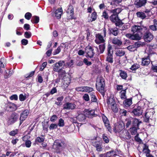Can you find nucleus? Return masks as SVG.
Returning <instances> with one entry per match:
<instances>
[{
  "label": "nucleus",
  "instance_id": "nucleus-1",
  "mask_svg": "<svg viewBox=\"0 0 157 157\" xmlns=\"http://www.w3.org/2000/svg\"><path fill=\"white\" fill-rule=\"evenodd\" d=\"M105 84V80L103 77L99 76L97 78L96 87L98 90L102 94H103L104 91Z\"/></svg>",
  "mask_w": 157,
  "mask_h": 157
},
{
  "label": "nucleus",
  "instance_id": "nucleus-2",
  "mask_svg": "<svg viewBox=\"0 0 157 157\" xmlns=\"http://www.w3.org/2000/svg\"><path fill=\"white\" fill-rule=\"evenodd\" d=\"M108 11L110 13H112L110 17V19L111 21L115 22L119 20L118 15L121 11V9L118 8L113 10H109Z\"/></svg>",
  "mask_w": 157,
  "mask_h": 157
},
{
  "label": "nucleus",
  "instance_id": "nucleus-3",
  "mask_svg": "<svg viewBox=\"0 0 157 157\" xmlns=\"http://www.w3.org/2000/svg\"><path fill=\"white\" fill-rule=\"evenodd\" d=\"M66 146V144L63 141L56 140L54 142L53 148L56 150L57 153H59Z\"/></svg>",
  "mask_w": 157,
  "mask_h": 157
},
{
  "label": "nucleus",
  "instance_id": "nucleus-4",
  "mask_svg": "<svg viewBox=\"0 0 157 157\" xmlns=\"http://www.w3.org/2000/svg\"><path fill=\"white\" fill-rule=\"evenodd\" d=\"M107 104L109 107L115 113H117L118 111V108L114 98L113 97H110L108 99Z\"/></svg>",
  "mask_w": 157,
  "mask_h": 157
},
{
  "label": "nucleus",
  "instance_id": "nucleus-5",
  "mask_svg": "<svg viewBox=\"0 0 157 157\" xmlns=\"http://www.w3.org/2000/svg\"><path fill=\"white\" fill-rule=\"evenodd\" d=\"M124 128V125L122 121H119L118 122L114 125V131L116 133H118L122 131Z\"/></svg>",
  "mask_w": 157,
  "mask_h": 157
},
{
  "label": "nucleus",
  "instance_id": "nucleus-6",
  "mask_svg": "<svg viewBox=\"0 0 157 157\" xmlns=\"http://www.w3.org/2000/svg\"><path fill=\"white\" fill-rule=\"evenodd\" d=\"M63 106V109L68 110L75 109L76 105L74 103L68 102L65 103Z\"/></svg>",
  "mask_w": 157,
  "mask_h": 157
},
{
  "label": "nucleus",
  "instance_id": "nucleus-7",
  "mask_svg": "<svg viewBox=\"0 0 157 157\" xmlns=\"http://www.w3.org/2000/svg\"><path fill=\"white\" fill-rule=\"evenodd\" d=\"M19 117V115L17 113H14L11 116L8 120L9 124H11L16 122Z\"/></svg>",
  "mask_w": 157,
  "mask_h": 157
},
{
  "label": "nucleus",
  "instance_id": "nucleus-8",
  "mask_svg": "<svg viewBox=\"0 0 157 157\" xmlns=\"http://www.w3.org/2000/svg\"><path fill=\"white\" fill-rule=\"evenodd\" d=\"M126 36L129 39L133 40H139L141 39L142 36L138 33L132 34L130 33H127L125 34Z\"/></svg>",
  "mask_w": 157,
  "mask_h": 157
},
{
  "label": "nucleus",
  "instance_id": "nucleus-9",
  "mask_svg": "<svg viewBox=\"0 0 157 157\" xmlns=\"http://www.w3.org/2000/svg\"><path fill=\"white\" fill-rule=\"evenodd\" d=\"M74 8L72 6L70 5L67 10V17L69 19H72L74 18Z\"/></svg>",
  "mask_w": 157,
  "mask_h": 157
},
{
  "label": "nucleus",
  "instance_id": "nucleus-10",
  "mask_svg": "<svg viewBox=\"0 0 157 157\" xmlns=\"http://www.w3.org/2000/svg\"><path fill=\"white\" fill-rule=\"evenodd\" d=\"M29 113V112L28 110L26 109L22 112L21 114L20 118V124L21 125L23 122L26 119L27 116Z\"/></svg>",
  "mask_w": 157,
  "mask_h": 157
},
{
  "label": "nucleus",
  "instance_id": "nucleus-11",
  "mask_svg": "<svg viewBox=\"0 0 157 157\" xmlns=\"http://www.w3.org/2000/svg\"><path fill=\"white\" fill-rule=\"evenodd\" d=\"M111 47H109L108 48V55L106 57V61L109 63H112L113 62V51L111 52Z\"/></svg>",
  "mask_w": 157,
  "mask_h": 157
},
{
  "label": "nucleus",
  "instance_id": "nucleus-12",
  "mask_svg": "<svg viewBox=\"0 0 157 157\" xmlns=\"http://www.w3.org/2000/svg\"><path fill=\"white\" fill-rule=\"evenodd\" d=\"M105 41V39L100 34L98 33L96 35L95 42L97 44H99L100 43H104Z\"/></svg>",
  "mask_w": 157,
  "mask_h": 157
},
{
  "label": "nucleus",
  "instance_id": "nucleus-13",
  "mask_svg": "<svg viewBox=\"0 0 157 157\" xmlns=\"http://www.w3.org/2000/svg\"><path fill=\"white\" fill-rule=\"evenodd\" d=\"M144 38L146 41L150 42L153 39V36L151 33L147 32L144 34Z\"/></svg>",
  "mask_w": 157,
  "mask_h": 157
},
{
  "label": "nucleus",
  "instance_id": "nucleus-14",
  "mask_svg": "<svg viewBox=\"0 0 157 157\" xmlns=\"http://www.w3.org/2000/svg\"><path fill=\"white\" fill-rule=\"evenodd\" d=\"M6 107V109L10 111L15 110L17 108L16 105L12 103H8L7 104Z\"/></svg>",
  "mask_w": 157,
  "mask_h": 157
},
{
  "label": "nucleus",
  "instance_id": "nucleus-15",
  "mask_svg": "<svg viewBox=\"0 0 157 157\" xmlns=\"http://www.w3.org/2000/svg\"><path fill=\"white\" fill-rule=\"evenodd\" d=\"M146 3V0H135L134 5L137 8L144 6Z\"/></svg>",
  "mask_w": 157,
  "mask_h": 157
},
{
  "label": "nucleus",
  "instance_id": "nucleus-16",
  "mask_svg": "<svg viewBox=\"0 0 157 157\" xmlns=\"http://www.w3.org/2000/svg\"><path fill=\"white\" fill-rule=\"evenodd\" d=\"M86 117L89 118H91L94 114V110H89L85 109L84 111Z\"/></svg>",
  "mask_w": 157,
  "mask_h": 157
},
{
  "label": "nucleus",
  "instance_id": "nucleus-17",
  "mask_svg": "<svg viewBox=\"0 0 157 157\" xmlns=\"http://www.w3.org/2000/svg\"><path fill=\"white\" fill-rule=\"evenodd\" d=\"M142 111L141 107L138 106L137 108L134 109L132 111V113L135 116H139L142 114Z\"/></svg>",
  "mask_w": 157,
  "mask_h": 157
},
{
  "label": "nucleus",
  "instance_id": "nucleus-18",
  "mask_svg": "<svg viewBox=\"0 0 157 157\" xmlns=\"http://www.w3.org/2000/svg\"><path fill=\"white\" fill-rule=\"evenodd\" d=\"M93 50L94 49L91 47L86 48V52L89 57L91 58L93 57L94 55Z\"/></svg>",
  "mask_w": 157,
  "mask_h": 157
},
{
  "label": "nucleus",
  "instance_id": "nucleus-19",
  "mask_svg": "<svg viewBox=\"0 0 157 157\" xmlns=\"http://www.w3.org/2000/svg\"><path fill=\"white\" fill-rule=\"evenodd\" d=\"M142 29L141 26L136 25H135L132 26V27L131 31L133 33L135 32L140 33Z\"/></svg>",
  "mask_w": 157,
  "mask_h": 157
},
{
  "label": "nucleus",
  "instance_id": "nucleus-20",
  "mask_svg": "<svg viewBox=\"0 0 157 157\" xmlns=\"http://www.w3.org/2000/svg\"><path fill=\"white\" fill-rule=\"evenodd\" d=\"M150 60L149 56L144 58L142 59V65L143 66H147L149 63Z\"/></svg>",
  "mask_w": 157,
  "mask_h": 157
},
{
  "label": "nucleus",
  "instance_id": "nucleus-21",
  "mask_svg": "<svg viewBox=\"0 0 157 157\" xmlns=\"http://www.w3.org/2000/svg\"><path fill=\"white\" fill-rule=\"evenodd\" d=\"M62 12L63 10L61 8H59L56 10L55 12V14L57 19H58L60 18Z\"/></svg>",
  "mask_w": 157,
  "mask_h": 157
},
{
  "label": "nucleus",
  "instance_id": "nucleus-22",
  "mask_svg": "<svg viewBox=\"0 0 157 157\" xmlns=\"http://www.w3.org/2000/svg\"><path fill=\"white\" fill-rule=\"evenodd\" d=\"M132 124L134 127H138L140 124L141 123V121H140L137 118H132Z\"/></svg>",
  "mask_w": 157,
  "mask_h": 157
},
{
  "label": "nucleus",
  "instance_id": "nucleus-23",
  "mask_svg": "<svg viewBox=\"0 0 157 157\" xmlns=\"http://www.w3.org/2000/svg\"><path fill=\"white\" fill-rule=\"evenodd\" d=\"M112 43L117 46H120L122 44V41L117 38L115 37L112 40Z\"/></svg>",
  "mask_w": 157,
  "mask_h": 157
},
{
  "label": "nucleus",
  "instance_id": "nucleus-24",
  "mask_svg": "<svg viewBox=\"0 0 157 157\" xmlns=\"http://www.w3.org/2000/svg\"><path fill=\"white\" fill-rule=\"evenodd\" d=\"M154 25L150 26V29L153 31L157 30V21L156 19H154L153 21Z\"/></svg>",
  "mask_w": 157,
  "mask_h": 157
},
{
  "label": "nucleus",
  "instance_id": "nucleus-25",
  "mask_svg": "<svg viewBox=\"0 0 157 157\" xmlns=\"http://www.w3.org/2000/svg\"><path fill=\"white\" fill-rule=\"evenodd\" d=\"M86 116L85 114L82 113L80 114L77 117V119L79 121H84L86 118Z\"/></svg>",
  "mask_w": 157,
  "mask_h": 157
},
{
  "label": "nucleus",
  "instance_id": "nucleus-26",
  "mask_svg": "<svg viewBox=\"0 0 157 157\" xmlns=\"http://www.w3.org/2000/svg\"><path fill=\"white\" fill-rule=\"evenodd\" d=\"M125 52L124 50L120 49L117 50L116 53V55L119 56H122L124 55Z\"/></svg>",
  "mask_w": 157,
  "mask_h": 157
},
{
  "label": "nucleus",
  "instance_id": "nucleus-27",
  "mask_svg": "<svg viewBox=\"0 0 157 157\" xmlns=\"http://www.w3.org/2000/svg\"><path fill=\"white\" fill-rule=\"evenodd\" d=\"M143 151L146 154L149 153L150 151L149 149L148 146L146 144H144L143 146Z\"/></svg>",
  "mask_w": 157,
  "mask_h": 157
},
{
  "label": "nucleus",
  "instance_id": "nucleus-28",
  "mask_svg": "<svg viewBox=\"0 0 157 157\" xmlns=\"http://www.w3.org/2000/svg\"><path fill=\"white\" fill-rule=\"evenodd\" d=\"M91 142L92 145L95 147L101 144L99 141H98L96 139L92 140Z\"/></svg>",
  "mask_w": 157,
  "mask_h": 157
},
{
  "label": "nucleus",
  "instance_id": "nucleus-29",
  "mask_svg": "<svg viewBox=\"0 0 157 157\" xmlns=\"http://www.w3.org/2000/svg\"><path fill=\"white\" fill-rule=\"evenodd\" d=\"M124 104L126 107H128L132 104V100L131 99H127L124 101Z\"/></svg>",
  "mask_w": 157,
  "mask_h": 157
},
{
  "label": "nucleus",
  "instance_id": "nucleus-30",
  "mask_svg": "<svg viewBox=\"0 0 157 157\" xmlns=\"http://www.w3.org/2000/svg\"><path fill=\"white\" fill-rule=\"evenodd\" d=\"M97 17V14L95 12L92 13L91 14V19H90L89 21V22H92L93 21H95Z\"/></svg>",
  "mask_w": 157,
  "mask_h": 157
},
{
  "label": "nucleus",
  "instance_id": "nucleus-31",
  "mask_svg": "<svg viewBox=\"0 0 157 157\" xmlns=\"http://www.w3.org/2000/svg\"><path fill=\"white\" fill-rule=\"evenodd\" d=\"M109 30L110 33L115 36H116L118 34V29L117 28L110 29Z\"/></svg>",
  "mask_w": 157,
  "mask_h": 157
},
{
  "label": "nucleus",
  "instance_id": "nucleus-32",
  "mask_svg": "<svg viewBox=\"0 0 157 157\" xmlns=\"http://www.w3.org/2000/svg\"><path fill=\"white\" fill-rule=\"evenodd\" d=\"M136 14L138 17H140L142 19H144L146 17L144 13L143 12H137Z\"/></svg>",
  "mask_w": 157,
  "mask_h": 157
},
{
  "label": "nucleus",
  "instance_id": "nucleus-33",
  "mask_svg": "<svg viewBox=\"0 0 157 157\" xmlns=\"http://www.w3.org/2000/svg\"><path fill=\"white\" fill-rule=\"evenodd\" d=\"M39 21V18L38 17L35 16L33 17V19L31 20V21L33 23H37Z\"/></svg>",
  "mask_w": 157,
  "mask_h": 157
},
{
  "label": "nucleus",
  "instance_id": "nucleus-34",
  "mask_svg": "<svg viewBox=\"0 0 157 157\" xmlns=\"http://www.w3.org/2000/svg\"><path fill=\"white\" fill-rule=\"evenodd\" d=\"M120 71L121 72L120 73V76L122 79H125L127 76L126 73L125 72L121 70Z\"/></svg>",
  "mask_w": 157,
  "mask_h": 157
},
{
  "label": "nucleus",
  "instance_id": "nucleus-35",
  "mask_svg": "<svg viewBox=\"0 0 157 157\" xmlns=\"http://www.w3.org/2000/svg\"><path fill=\"white\" fill-rule=\"evenodd\" d=\"M120 97L122 99H124L126 98L125 90H122L121 91Z\"/></svg>",
  "mask_w": 157,
  "mask_h": 157
},
{
  "label": "nucleus",
  "instance_id": "nucleus-36",
  "mask_svg": "<svg viewBox=\"0 0 157 157\" xmlns=\"http://www.w3.org/2000/svg\"><path fill=\"white\" fill-rule=\"evenodd\" d=\"M140 65L138 64L135 63L132 65L130 69L132 71H136L140 67Z\"/></svg>",
  "mask_w": 157,
  "mask_h": 157
},
{
  "label": "nucleus",
  "instance_id": "nucleus-37",
  "mask_svg": "<svg viewBox=\"0 0 157 157\" xmlns=\"http://www.w3.org/2000/svg\"><path fill=\"white\" fill-rule=\"evenodd\" d=\"M99 49L100 51V53H102L103 52L105 48V44L103 43L102 44H100L99 46Z\"/></svg>",
  "mask_w": 157,
  "mask_h": 157
},
{
  "label": "nucleus",
  "instance_id": "nucleus-38",
  "mask_svg": "<svg viewBox=\"0 0 157 157\" xmlns=\"http://www.w3.org/2000/svg\"><path fill=\"white\" fill-rule=\"evenodd\" d=\"M4 59L2 58L0 59V72H2V68H4L5 67L4 65L3 64L4 62Z\"/></svg>",
  "mask_w": 157,
  "mask_h": 157
},
{
  "label": "nucleus",
  "instance_id": "nucleus-39",
  "mask_svg": "<svg viewBox=\"0 0 157 157\" xmlns=\"http://www.w3.org/2000/svg\"><path fill=\"white\" fill-rule=\"evenodd\" d=\"M127 48L128 49L131 51H134L136 49V48L134 44L132 45L128 46L127 47Z\"/></svg>",
  "mask_w": 157,
  "mask_h": 157
},
{
  "label": "nucleus",
  "instance_id": "nucleus-40",
  "mask_svg": "<svg viewBox=\"0 0 157 157\" xmlns=\"http://www.w3.org/2000/svg\"><path fill=\"white\" fill-rule=\"evenodd\" d=\"M104 122L105 124V127L107 128L108 131L110 132L111 129V127L109 126V121L108 120H107L106 121H105Z\"/></svg>",
  "mask_w": 157,
  "mask_h": 157
},
{
  "label": "nucleus",
  "instance_id": "nucleus-41",
  "mask_svg": "<svg viewBox=\"0 0 157 157\" xmlns=\"http://www.w3.org/2000/svg\"><path fill=\"white\" fill-rule=\"evenodd\" d=\"M60 67L59 66V65L56 63L55 64L54 66L53 67L54 71L56 72H59L60 70V69L59 68Z\"/></svg>",
  "mask_w": 157,
  "mask_h": 157
},
{
  "label": "nucleus",
  "instance_id": "nucleus-42",
  "mask_svg": "<svg viewBox=\"0 0 157 157\" xmlns=\"http://www.w3.org/2000/svg\"><path fill=\"white\" fill-rule=\"evenodd\" d=\"M85 92H92L93 90L92 88L88 86H84Z\"/></svg>",
  "mask_w": 157,
  "mask_h": 157
},
{
  "label": "nucleus",
  "instance_id": "nucleus-43",
  "mask_svg": "<svg viewBox=\"0 0 157 157\" xmlns=\"http://www.w3.org/2000/svg\"><path fill=\"white\" fill-rule=\"evenodd\" d=\"M31 35V33L29 31L25 32L24 35L25 37L27 38H30Z\"/></svg>",
  "mask_w": 157,
  "mask_h": 157
},
{
  "label": "nucleus",
  "instance_id": "nucleus-44",
  "mask_svg": "<svg viewBox=\"0 0 157 157\" xmlns=\"http://www.w3.org/2000/svg\"><path fill=\"white\" fill-rule=\"evenodd\" d=\"M32 15L31 13L29 12H27L25 14V17L26 19L29 20L30 19Z\"/></svg>",
  "mask_w": 157,
  "mask_h": 157
},
{
  "label": "nucleus",
  "instance_id": "nucleus-45",
  "mask_svg": "<svg viewBox=\"0 0 157 157\" xmlns=\"http://www.w3.org/2000/svg\"><path fill=\"white\" fill-rule=\"evenodd\" d=\"M58 125L59 127H63L64 125V120L62 118L59 119L58 124Z\"/></svg>",
  "mask_w": 157,
  "mask_h": 157
},
{
  "label": "nucleus",
  "instance_id": "nucleus-46",
  "mask_svg": "<svg viewBox=\"0 0 157 157\" xmlns=\"http://www.w3.org/2000/svg\"><path fill=\"white\" fill-rule=\"evenodd\" d=\"M91 101L93 102H96L97 99L96 98L95 95L91 93L90 94Z\"/></svg>",
  "mask_w": 157,
  "mask_h": 157
},
{
  "label": "nucleus",
  "instance_id": "nucleus-47",
  "mask_svg": "<svg viewBox=\"0 0 157 157\" xmlns=\"http://www.w3.org/2000/svg\"><path fill=\"white\" fill-rule=\"evenodd\" d=\"M44 140V137H38L36 138L35 140V142L36 143H41L43 142Z\"/></svg>",
  "mask_w": 157,
  "mask_h": 157
},
{
  "label": "nucleus",
  "instance_id": "nucleus-48",
  "mask_svg": "<svg viewBox=\"0 0 157 157\" xmlns=\"http://www.w3.org/2000/svg\"><path fill=\"white\" fill-rule=\"evenodd\" d=\"M132 118L128 119L127 120V122L126 123V127L127 128H128L130 125L132 123Z\"/></svg>",
  "mask_w": 157,
  "mask_h": 157
},
{
  "label": "nucleus",
  "instance_id": "nucleus-49",
  "mask_svg": "<svg viewBox=\"0 0 157 157\" xmlns=\"http://www.w3.org/2000/svg\"><path fill=\"white\" fill-rule=\"evenodd\" d=\"M57 125L56 124H50L49 128L50 129H53L56 128L57 127Z\"/></svg>",
  "mask_w": 157,
  "mask_h": 157
},
{
  "label": "nucleus",
  "instance_id": "nucleus-50",
  "mask_svg": "<svg viewBox=\"0 0 157 157\" xmlns=\"http://www.w3.org/2000/svg\"><path fill=\"white\" fill-rule=\"evenodd\" d=\"M123 132L126 134L125 136L124 137V138H125L126 139L130 138V136L129 134V133L128 131L126 130H124Z\"/></svg>",
  "mask_w": 157,
  "mask_h": 157
},
{
  "label": "nucleus",
  "instance_id": "nucleus-51",
  "mask_svg": "<svg viewBox=\"0 0 157 157\" xmlns=\"http://www.w3.org/2000/svg\"><path fill=\"white\" fill-rule=\"evenodd\" d=\"M102 17H103L105 19H108L109 17L108 14L107 12L105 11H104L102 13Z\"/></svg>",
  "mask_w": 157,
  "mask_h": 157
},
{
  "label": "nucleus",
  "instance_id": "nucleus-52",
  "mask_svg": "<svg viewBox=\"0 0 157 157\" xmlns=\"http://www.w3.org/2000/svg\"><path fill=\"white\" fill-rule=\"evenodd\" d=\"M83 98L86 101H88L90 100L89 95L87 94H85L83 96Z\"/></svg>",
  "mask_w": 157,
  "mask_h": 157
},
{
  "label": "nucleus",
  "instance_id": "nucleus-53",
  "mask_svg": "<svg viewBox=\"0 0 157 157\" xmlns=\"http://www.w3.org/2000/svg\"><path fill=\"white\" fill-rule=\"evenodd\" d=\"M102 139L106 143H108L109 142V140L108 137L103 134L102 136Z\"/></svg>",
  "mask_w": 157,
  "mask_h": 157
},
{
  "label": "nucleus",
  "instance_id": "nucleus-54",
  "mask_svg": "<svg viewBox=\"0 0 157 157\" xmlns=\"http://www.w3.org/2000/svg\"><path fill=\"white\" fill-rule=\"evenodd\" d=\"M18 132V130L17 129H15L14 130L12 131H11L10 133L9 134L11 136H14Z\"/></svg>",
  "mask_w": 157,
  "mask_h": 157
},
{
  "label": "nucleus",
  "instance_id": "nucleus-55",
  "mask_svg": "<svg viewBox=\"0 0 157 157\" xmlns=\"http://www.w3.org/2000/svg\"><path fill=\"white\" fill-rule=\"evenodd\" d=\"M61 51V48L60 47H58L53 52V55H56L59 53Z\"/></svg>",
  "mask_w": 157,
  "mask_h": 157
},
{
  "label": "nucleus",
  "instance_id": "nucleus-56",
  "mask_svg": "<svg viewBox=\"0 0 157 157\" xmlns=\"http://www.w3.org/2000/svg\"><path fill=\"white\" fill-rule=\"evenodd\" d=\"M34 73V71H32L29 73L28 74H27L25 75V77L27 78H29L32 77V76L33 75Z\"/></svg>",
  "mask_w": 157,
  "mask_h": 157
},
{
  "label": "nucleus",
  "instance_id": "nucleus-57",
  "mask_svg": "<svg viewBox=\"0 0 157 157\" xmlns=\"http://www.w3.org/2000/svg\"><path fill=\"white\" fill-rule=\"evenodd\" d=\"M84 63L87 66H90L91 64V63L89 61H88L87 59L86 58H85L83 60Z\"/></svg>",
  "mask_w": 157,
  "mask_h": 157
},
{
  "label": "nucleus",
  "instance_id": "nucleus-58",
  "mask_svg": "<svg viewBox=\"0 0 157 157\" xmlns=\"http://www.w3.org/2000/svg\"><path fill=\"white\" fill-rule=\"evenodd\" d=\"M26 98V96L22 94H21L19 96V100L21 101H24Z\"/></svg>",
  "mask_w": 157,
  "mask_h": 157
},
{
  "label": "nucleus",
  "instance_id": "nucleus-59",
  "mask_svg": "<svg viewBox=\"0 0 157 157\" xmlns=\"http://www.w3.org/2000/svg\"><path fill=\"white\" fill-rule=\"evenodd\" d=\"M76 90L78 91L85 92L84 86L77 87L76 88Z\"/></svg>",
  "mask_w": 157,
  "mask_h": 157
},
{
  "label": "nucleus",
  "instance_id": "nucleus-60",
  "mask_svg": "<svg viewBox=\"0 0 157 157\" xmlns=\"http://www.w3.org/2000/svg\"><path fill=\"white\" fill-rule=\"evenodd\" d=\"M10 99L11 100H17L18 99V97L17 95L16 94H14L13 95L10 97Z\"/></svg>",
  "mask_w": 157,
  "mask_h": 157
},
{
  "label": "nucleus",
  "instance_id": "nucleus-61",
  "mask_svg": "<svg viewBox=\"0 0 157 157\" xmlns=\"http://www.w3.org/2000/svg\"><path fill=\"white\" fill-rule=\"evenodd\" d=\"M24 28L25 30H29L30 29V26L29 24H25L24 25Z\"/></svg>",
  "mask_w": 157,
  "mask_h": 157
},
{
  "label": "nucleus",
  "instance_id": "nucleus-62",
  "mask_svg": "<svg viewBox=\"0 0 157 157\" xmlns=\"http://www.w3.org/2000/svg\"><path fill=\"white\" fill-rule=\"evenodd\" d=\"M25 146L27 147H29L31 144V142L30 140H27L25 142Z\"/></svg>",
  "mask_w": 157,
  "mask_h": 157
},
{
  "label": "nucleus",
  "instance_id": "nucleus-63",
  "mask_svg": "<svg viewBox=\"0 0 157 157\" xmlns=\"http://www.w3.org/2000/svg\"><path fill=\"white\" fill-rule=\"evenodd\" d=\"M136 48L142 46V44L140 41H138L134 44Z\"/></svg>",
  "mask_w": 157,
  "mask_h": 157
},
{
  "label": "nucleus",
  "instance_id": "nucleus-64",
  "mask_svg": "<svg viewBox=\"0 0 157 157\" xmlns=\"http://www.w3.org/2000/svg\"><path fill=\"white\" fill-rule=\"evenodd\" d=\"M41 157H51L50 155L48 153H45L42 154Z\"/></svg>",
  "mask_w": 157,
  "mask_h": 157
}]
</instances>
